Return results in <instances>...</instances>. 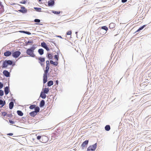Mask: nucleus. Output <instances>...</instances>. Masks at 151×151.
Segmentation results:
<instances>
[{
	"instance_id": "38",
	"label": "nucleus",
	"mask_w": 151,
	"mask_h": 151,
	"mask_svg": "<svg viewBox=\"0 0 151 151\" xmlns=\"http://www.w3.org/2000/svg\"><path fill=\"white\" fill-rule=\"evenodd\" d=\"M4 84L3 83L0 82V89H1L3 87Z\"/></svg>"
},
{
	"instance_id": "2",
	"label": "nucleus",
	"mask_w": 151,
	"mask_h": 151,
	"mask_svg": "<svg viewBox=\"0 0 151 151\" xmlns=\"http://www.w3.org/2000/svg\"><path fill=\"white\" fill-rule=\"evenodd\" d=\"M36 48H29L27 49L26 50V53L27 55H29L30 56L34 58L35 57V55L34 53V51Z\"/></svg>"
},
{
	"instance_id": "3",
	"label": "nucleus",
	"mask_w": 151,
	"mask_h": 151,
	"mask_svg": "<svg viewBox=\"0 0 151 151\" xmlns=\"http://www.w3.org/2000/svg\"><path fill=\"white\" fill-rule=\"evenodd\" d=\"M21 54V52L19 51H14L12 50V56L15 58H18Z\"/></svg>"
},
{
	"instance_id": "28",
	"label": "nucleus",
	"mask_w": 151,
	"mask_h": 151,
	"mask_svg": "<svg viewBox=\"0 0 151 151\" xmlns=\"http://www.w3.org/2000/svg\"><path fill=\"white\" fill-rule=\"evenodd\" d=\"M54 58L55 59L56 61H58V60L59 58V56L58 55H55L54 56Z\"/></svg>"
},
{
	"instance_id": "47",
	"label": "nucleus",
	"mask_w": 151,
	"mask_h": 151,
	"mask_svg": "<svg viewBox=\"0 0 151 151\" xmlns=\"http://www.w3.org/2000/svg\"><path fill=\"white\" fill-rule=\"evenodd\" d=\"M26 118V117H23L22 118L21 120L24 121V120H25Z\"/></svg>"
},
{
	"instance_id": "59",
	"label": "nucleus",
	"mask_w": 151,
	"mask_h": 151,
	"mask_svg": "<svg viewBox=\"0 0 151 151\" xmlns=\"http://www.w3.org/2000/svg\"><path fill=\"white\" fill-rule=\"evenodd\" d=\"M115 48H115V49H114L113 50V51L112 52H113L114 51V50H115Z\"/></svg>"
},
{
	"instance_id": "49",
	"label": "nucleus",
	"mask_w": 151,
	"mask_h": 151,
	"mask_svg": "<svg viewBox=\"0 0 151 151\" xmlns=\"http://www.w3.org/2000/svg\"><path fill=\"white\" fill-rule=\"evenodd\" d=\"M13 133H9L7 134V135L12 136L13 135Z\"/></svg>"
},
{
	"instance_id": "40",
	"label": "nucleus",
	"mask_w": 151,
	"mask_h": 151,
	"mask_svg": "<svg viewBox=\"0 0 151 151\" xmlns=\"http://www.w3.org/2000/svg\"><path fill=\"white\" fill-rule=\"evenodd\" d=\"M46 66H50V63L49 60H47L46 61Z\"/></svg>"
},
{
	"instance_id": "12",
	"label": "nucleus",
	"mask_w": 151,
	"mask_h": 151,
	"mask_svg": "<svg viewBox=\"0 0 151 151\" xmlns=\"http://www.w3.org/2000/svg\"><path fill=\"white\" fill-rule=\"evenodd\" d=\"M36 59H38L39 60V63H44L45 61V58L44 57H40L38 58H36Z\"/></svg>"
},
{
	"instance_id": "62",
	"label": "nucleus",
	"mask_w": 151,
	"mask_h": 151,
	"mask_svg": "<svg viewBox=\"0 0 151 151\" xmlns=\"http://www.w3.org/2000/svg\"><path fill=\"white\" fill-rule=\"evenodd\" d=\"M119 50V48H118V52Z\"/></svg>"
},
{
	"instance_id": "54",
	"label": "nucleus",
	"mask_w": 151,
	"mask_h": 151,
	"mask_svg": "<svg viewBox=\"0 0 151 151\" xmlns=\"http://www.w3.org/2000/svg\"><path fill=\"white\" fill-rule=\"evenodd\" d=\"M1 106H0V108H2V107H3L5 105H0Z\"/></svg>"
},
{
	"instance_id": "35",
	"label": "nucleus",
	"mask_w": 151,
	"mask_h": 151,
	"mask_svg": "<svg viewBox=\"0 0 151 151\" xmlns=\"http://www.w3.org/2000/svg\"><path fill=\"white\" fill-rule=\"evenodd\" d=\"M1 114L2 115L5 116L7 115V113L5 111L1 112Z\"/></svg>"
},
{
	"instance_id": "61",
	"label": "nucleus",
	"mask_w": 151,
	"mask_h": 151,
	"mask_svg": "<svg viewBox=\"0 0 151 151\" xmlns=\"http://www.w3.org/2000/svg\"><path fill=\"white\" fill-rule=\"evenodd\" d=\"M113 23H112V24H110V26H109V27H110V26L111 25V24H113Z\"/></svg>"
},
{
	"instance_id": "1",
	"label": "nucleus",
	"mask_w": 151,
	"mask_h": 151,
	"mask_svg": "<svg viewBox=\"0 0 151 151\" xmlns=\"http://www.w3.org/2000/svg\"><path fill=\"white\" fill-rule=\"evenodd\" d=\"M12 64V60H5L3 61L2 64L1 66L2 68H7L9 65H11Z\"/></svg>"
},
{
	"instance_id": "24",
	"label": "nucleus",
	"mask_w": 151,
	"mask_h": 151,
	"mask_svg": "<svg viewBox=\"0 0 151 151\" xmlns=\"http://www.w3.org/2000/svg\"><path fill=\"white\" fill-rule=\"evenodd\" d=\"M17 114L20 116H22L23 115V113L21 110H17Z\"/></svg>"
},
{
	"instance_id": "20",
	"label": "nucleus",
	"mask_w": 151,
	"mask_h": 151,
	"mask_svg": "<svg viewBox=\"0 0 151 151\" xmlns=\"http://www.w3.org/2000/svg\"><path fill=\"white\" fill-rule=\"evenodd\" d=\"M104 128L106 131H109L110 130L111 127L110 125H107Z\"/></svg>"
},
{
	"instance_id": "48",
	"label": "nucleus",
	"mask_w": 151,
	"mask_h": 151,
	"mask_svg": "<svg viewBox=\"0 0 151 151\" xmlns=\"http://www.w3.org/2000/svg\"><path fill=\"white\" fill-rule=\"evenodd\" d=\"M45 48L47 51H49L50 49H51V48Z\"/></svg>"
},
{
	"instance_id": "60",
	"label": "nucleus",
	"mask_w": 151,
	"mask_h": 151,
	"mask_svg": "<svg viewBox=\"0 0 151 151\" xmlns=\"http://www.w3.org/2000/svg\"><path fill=\"white\" fill-rule=\"evenodd\" d=\"M54 135H57V133H55V134H54Z\"/></svg>"
},
{
	"instance_id": "27",
	"label": "nucleus",
	"mask_w": 151,
	"mask_h": 151,
	"mask_svg": "<svg viewBox=\"0 0 151 151\" xmlns=\"http://www.w3.org/2000/svg\"><path fill=\"white\" fill-rule=\"evenodd\" d=\"M146 26V25H145L143 26H142L141 27H140L137 31L136 32H138L139 31L142 30L144 27H145Z\"/></svg>"
},
{
	"instance_id": "34",
	"label": "nucleus",
	"mask_w": 151,
	"mask_h": 151,
	"mask_svg": "<svg viewBox=\"0 0 151 151\" xmlns=\"http://www.w3.org/2000/svg\"><path fill=\"white\" fill-rule=\"evenodd\" d=\"M9 122L11 124H15V122L12 120H11L10 119H8Z\"/></svg>"
},
{
	"instance_id": "57",
	"label": "nucleus",
	"mask_w": 151,
	"mask_h": 151,
	"mask_svg": "<svg viewBox=\"0 0 151 151\" xmlns=\"http://www.w3.org/2000/svg\"><path fill=\"white\" fill-rule=\"evenodd\" d=\"M48 57L49 59H51L52 58V57H51L48 56Z\"/></svg>"
},
{
	"instance_id": "29",
	"label": "nucleus",
	"mask_w": 151,
	"mask_h": 151,
	"mask_svg": "<svg viewBox=\"0 0 151 151\" xmlns=\"http://www.w3.org/2000/svg\"><path fill=\"white\" fill-rule=\"evenodd\" d=\"M0 5L1 7V10H0V11L1 12H3L4 10V7L1 4V2L0 1Z\"/></svg>"
},
{
	"instance_id": "50",
	"label": "nucleus",
	"mask_w": 151,
	"mask_h": 151,
	"mask_svg": "<svg viewBox=\"0 0 151 151\" xmlns=\"http://www.w3.org/2000/svg\"><path fill=\"white\" fill-rule=\"evenodd\" d=\"M77 50H76V48H75V50L77 51L78 52V48H79V49L80 50H81V49H80V48L77 47Z\"/></svg>"
},
{
	"instance_id": "15",
	"label": "nucleus",
	"mask_w": 151,
	"mask_h": 151,
	"mask_svg": "<svg viewBox=\"0 0 151 151\" xmlns=\"http://www.w3.org/2000/svg\"><path fill=\"white\" fill-rule=\"evenodd\" d=\"M40 97L43 99H45L46 97V94L43 93L42 91L40 93Z\"/></svg>"
},
{
	"instance_id": "18",
	"label": "nucleus",
	"mask_w": 151,
	"mask_h": 151,
	"mask_svg": "<svg viewBox=\"0 0 151 151\" xmlns=\"http://www.w3.org/2000/svg\"><path fill=\"white\" fill-rule=\"evenodd\" d=\"M37 114L34 111L30 112L29 114L32 117H34Z\"/></svg>"
},
{
	"instance_id": "7",
	"label": "nucleus",
	"mask_w": 151,
	"mask_h": 151,
	"mask_svg": "<svg viewBox=\"0 0 151 151\" xmlns=\"http://www.w3.org/2000/svg\"><path fill=\"white\" fill-rule=\"evenodd\" d=\"M88 140H86L82 143L81 145L82 149H84L85 148L86 146L88 144Z\"/></svg>"
},
{
	"instance_id": "8",
	"label": "nucleus",
	"mask_w": 151,
	"mask_h": 151,
	"mask_svg": "<svg viewBox=\"0 0 151 151\" xmlns=\"http://www.w3.org/2000/svg\"><path fill=\"white\" fill-rule=\"evenodd\" d=\"M3 75L6 77H10V73L8 70H4L3 72Z\"/></svg>"
},
{
	"instance_id": "46",
	"label": "nucleus",
	"mask_w": 151,
	"mask_h": 151,
	"mask_svg": "<svg viewBox=\"0 0 151 151\" xmlns=\"http://www.w3.org/2000/svg\"><path fill=\"white\" fill-rule=\"evenodd\" d=\"M15 65V62H14L12 60V65H11L12 67H13Z\"/></svg>"
},
{
	"instance_id": "11",
	"label": "nucleus",
	"mask_w": 151,
	"mask_h": 151,
	"mask_svg": "<svg viewBox=\"0 0 151 151\" xmlns=\"http://www.w3.org/2000/svg\"><path fill=\"white\" fill-rule=\"evenodd\" d=\"M18 11L23 13H25L27 12V9L24 6H21V9L18 10Z\"/></svg>"
},
{
	"instance_id": "52",
	"label": "nucleus",
	"mask_w": 151,
	"mask_h": 151,
	"mask_svg": "<svg viewBox=\"0 0 151 151\" xmlns=\"http://www.w3.org/2000/svg\"><path fill=\"white\" fill-rule=\"evenodd\" d=\"M50 63L52 64H53V63H54V61H53L52 60H50Z\"/></svg>"
},
{
	"instance_id": "22",
	"label": "nucleus",
	"mask_w": 151,
	"mask_h": 151,
	"mask_svg": "<svg viewBox=\"0 0 151 151\" xmlns=\"http://www.w3.org/2000/svg\"><path fill=\"white\" fill-rule=\"evenodd\" d=\"M38 52L40 55H42L44 54V50L42 48L39 49L38 50Z\"/></svg>"
},
{
	"instance_id": "13",
	"label": "nucleus",
	"mask_w": 151,
	"mask_h": 151,
	"mask_svg": "<svg viewBox=\"0 0 151 151\" xmlns=\"http://www.w3.org/2000/svg\"><path fill=\"white\" fill-rule=\"evenodd\" d=\"M45 104V102L44 100H42L40 102L39 106L40 108L43 107Z\"/></svg>"
},
{
	"instance_id": "19",
	"label": "nucleus",
	"mask_w": 151,
	"mask_h": 151,
	"mask_svg": "<svg viewBox=\"0 0 151 151\" xmlns=\"http://www.w3.org/2000/svg\"><path fill=\"white\" fill-rule=\"evenodd\" d=\"M54 4L53 0H50L48 1V5L49 6H52Z\"/></svg>"
},
{
	"instance_id": "14",
	"label": "nucleus",
	"mask_w": 151,
	"mask_h": 151,
	"mask_svg": "<svg viewBox=\"0 0 151 151\" xmlns=\"http://www.w3.org/2000/svg\"><path fill=\"white\" fill-rule=\"evenodd\" d=\"M25 43L24 44L27 45H32L33 43V42L32 40H28L27 41H25Z\"/></svg>"
},
{
	"instance_id": "55",
	"label": "nucleus",
	"mask_w": 151,
	"mask_h": 151,
	"mask_svg": "<svg viewBox=\"0 0 151 151\" xmlns=\"http://www.w3.org/2000/svg\"><path fill=\"white\" fill-rule=\"evenodd\" d=\"M56 83L57 85H58V80H57L56 81Z\"/></svg>"
},
{
	"instance_id": "21",
	"label": "nucleus",
	"mask_w": 151,
	"mask_h": 151,
	"mask_svg": "<svg viewBox=\"0 0 151 151\" xmlns=\"http://www.w3.org/2000/svg\"><path fill=\"white\" fill-rule=\"evenodd\" d=\"M53 84V82L52 80H50L47 83V86L49 87L52 85Z\"/></svg>"
},
{
	"instance_id": "41",
	"label": "nucleus",
	"mask_w": 151,
	"mask_h": 151,
	"mask_svg": "<svg viewBox=\"0 0 151 151\" xmlns=\"http://www.w3.org/2000/svg\"><path fill=\"white\" fill-rule=\"evenodd\" d=\"M34 22H35L39 23L40 22V20L39 19H35Z\"/></svg>"
},
{
	"instance_id": "51",
	"label": "nucleus",
	"mask_w": 151,
	"mask_h": 151,
	"mask_svg": "<svg viewBox=\"0 0 151 151\" xmlns=\"http://www.w3.org/2000/svg\"><path fill=\"white\" fill-rule=\"evenodd\" d=\"M127 0H122V3H124L127 1Z\"/></svg>"
},
{
	"instance_id": "31",
	"label": "nucleus",
	"mask_w": 151,
	"mask_h": 151,
	"mask_svg": "<svg viewBox=\"0 0 151 151\" xmlns=\"http://www.w3.org/2000/svg\"><path fill=\"white\" fill-rule=\"evenodd\" d=\"M42 136L38 135L37 136V139L40 140V141L41 142L42 139Z\"/></svg>"
},
{
	"instance_id": "36",
	"label": "nucleus",
	"mask_w": 151,
	"mask_h": 151,
	"mask_svg": "<svg viewBox=\"0 0 151 151\" xmlns=\"http://www.w3.org/2000/svg\"><path fill=\"white\" fill-rule=\"evenodd\" d=\"M58 61H56L55 62H54L53 65L55 66H57L58 65Z\"/></svg>"
},
{
	"instance_id": "37",
	"label": "nucleus",
	"mask_w": 151,
	"mask_h": 151,
	"mask_svg": "<svg viewBox=\"0 0 151 151\" xmlns=\"http://www.w3.org/2000/svg\"><path fill=\"white\" fill-rule=\"evenodd\" d=\"M66 34L68 35H71L72 34V32L71 31H69L67 32Z\"/></svg>"
},
{
	"instance_id": "56",
	"label": "nucleus",
	"mask_w": 151,
	"mask_h": 151,
	"mask_svg": "<svg viewBox=\"0 0 151 151\" xmlns=\"http://www.w3.org/2000/svg\"><path fill=\"white\" fill-rule=\"evenodd\" d=\"M57 37H60L61 38H62V37L61 36H57Z\"/></svg>"
},
{
	"instance_id": "9",
	"label": "nucleus",
	"mask_w": 151,
	"mask_h": 151,
	"mask_svg": "<svg viewBox=\"0 0 151 151\" xmlns=\"http://www.w3.org/2000/svg\"><path fill=\"white\" fill-rule=\"evenodd\" d=\"M12 50L10 51L8 50H6V52L4 53V55L6 57H9L12 55Z\"/></svg>"
},
{
	"instance_id": "26",
	"label": "nucleus",
	"mask_w": 151,
	"mask_h": 151,
	"mask_svg": "<svg viewBox=\"0 0 151 151\" xmlns=\"http://www.w3.org/2000/svg\"><path fill=\"white\" fill-rule=\"evenodd\" d=\"M36 106V105L35 104L31 105L29 106V108L31 109H33L35 108Z\"/></svg>"
},
{
	"instance_id": "63",
	"label": "nucleus",
	"mask_w": 151,
	"mask_h": 151,
	"mask_svg": "<svg viewBox=\"0 0 151 151\" xmlns=\"http://www.w3.org/2000/svg\"><path fill=\"white\" fill-rule=\"evenodd\" d=\"M88 51H87V52H88Z\"/></svg>"
},
{
	"instance_id": "17",
	"label": "nucleus",
	"mask_w": 151,
	"mask_h": 151,
	"mask_svg": "<svg viewBox=\"0 0 151 151\" xmlns=\"http://www.w3.org/2000/svg\"><path fill=\"white\" fill-rule=\"evenodd\" d=\"M14 105V103L13 101H11L9 104V108L10 109H12Z\"/></svg>"
},
{
	"instance_id": "33",
	"label": "nucleus",
	"mask_w": 151,
	"mask_h": 151,
	"mask_svg": "<svg viewBox=\"0 0 151 151\" xmlns=\"http://www.w3.org/2000/svg\"><path fill=\"white\" fill-rule=\"evenodd\" d=\"M41 45L42 47H47L46 44L45 42L41 43Z\"/></svg>"
},
{
	"instance_id": "43",
	"label": "nucleus",
	"mask_w": 151,
	"mask_h": 151,
	"mask_svg": "<svg viewBox=\"0 0 151 151\" xmlns=\"http://www.w3.org/2000/svg\"><path fill=\"white\" fill-rule=\"evenodd\" d=\"M52 12L54 13L55 14H59L60 13V12L54 11L53 12Z\"/></svg>"
},
{
	"instance_id": "5",
	"label": "nucleus",
	"mask_w": 151,
	"mask_h": 151,
	"mask_svg": "<svg viewBox=\"0 0 151 151\" xmlns=\"http://www.w3.org/2000/svg\"><path fill=\"white\" fill-rule=\"evenodd\" d=\"M49 76V74H44L43 76V82L44 84L47 81V78Z\"/></svg>"
},
{
	"instance_id": "23",
	"label": "nucleus",
	"mask_w": 151,
	"mask_h": 151,
	"mask_svg": "<svg viewBox=\"0 0 151 151\" xmlns=\"http://www.w3.org/2000/svg\"><path fill=\"white\" fill-rule=\"evenodd\" d=\"M34 111L36 113H37L39 112L40 111V108L38 106H36L34 109Z\"/></svg>"
},
{
	"instance_id": "45",
	"label": "nucleus",
	"mask_w": 151,
	"mask_h": 151,
	"mask_svg": "<svg viewBox=\"0 0 151 151\" xmlns=\"http://www.w3.org/2000/svg\"><path fill=\"white\" fill-rule=\"evenodd\" d=\"M26 2V1H25L23 0V1H21L20 2V3H21V4H25Z\"/></svg>"
},
{
	"instance_id": "4",
	"label": "nucleus",
	"mask_w": 151,
	"mask_h": 151,
	"mask_svg": "<svg viewBox=\"0 0 151 151\" xmlns=\"http://www.w3.org/2000/svg\"><path fill=\"white\" fill-rule=\"evenodd\" d=\"M97 143L90 145L87 148V151H94L97 147Z\"/></svg>"
},
{
	"instance_id": "10",
	"label": "nucleus",
	"mask_w": 151,
	"mask_h": 151,
	"mask_svg": "<svg viewBox=\"0 0 151 151\" xmlns=\"http://www.w3.org/2000/svg\"><path fill=\"white\" fill-rule=\"evenodd\" d=\"M4 91L6 95H7L10 91V88L9 86H6L4 88Z\"/></svg>"
},
{
	"instance_id": "6",
	"label": "nucleus",
	"mask_w": 151,
	"mask_h": 151,
	"mask_svg": "<svg viewBox=\"0 0 151 151\" xmlns=\"http://www.w3.org/2000/svg\"><path fill=\"white\" fill-rule=\"evenodd\" d=\"M49 140L48 137L46 136L42 135V137L41 142L44 143H46Z\"/></svg>"
},
{
	"instance_id": "44",
	"label": "nucleus",
	"mask_w": 151,
	"mask_h": 151,
	"mask_svg": "<svg viewBox=\"0 0 151 151\" xmlns=\"http://www.w3.org/2000/svg\"><path fill=\"white\" fill-rule=\"evenodd\" d=\"M21 32L26 33V34H28V35H30L31 34V33L29 32H25V31H21Z\"/></svg>"
},
{
	"instance_id": "64",
	"label": "nucleus",
	"mask_w": 151,
	"mask_h": 151,
	"mask_svg": "<svg viewBox=\"0 0 151 151\" xmlns=\"http://www.w3.org/2000/svg\"><path fill=\"white\" fill-rule=\"evenodd\" d=\"M10 94H11V95H12V94H11L10 93Z\"/></svg>"
},
{
	"instance_id": "39",
	"label": "nucleus",
	"mask_w": 151,
	"mask_h": 151,
	"mask_svg": "<svg viewBox=\"0 0 151 151\" xmlns=\"http://www.w3.org/2000/svg\"><path fill=\"white\" fill-rule=\"evenodd\" d=\"M13 116V115L12 114H7V116L8 117L12 118Z\"/></svg>"
},
{
	"instance_id": "16",
	"label": "nucleus",
	"mask_w": 151,
	"mask_h": 151,
	"mask_svg": "<svg viewBox=\"0 0 151 151\" xmlns=\"http://www.w3.org/2000/svg\"><path fill=\"white\" fill-rule=\"evenodd\" d=\"M50 68V66H46L45 68V70H44V73L45 74H49V73L48 72L49 71V69Z\"/></svg>"
},
{
	"instance_id": "53",
	"label": "nucleus",
	"mask_w": 151,
	"mask_h": 151,
	"mask_svg": "<svg viewBox=\"0 0 151 151\" xmlns=\"http://www.w3.org/2000/svg\"><path fill=\"white\" fill-rule=\"evenodd\" d=\"M34 8L35 9H41L40 8H38L37 7H35V8Z\"/></svg>"
},
{
	"instance_id": "32",
	"label": "nucleus",
	"mask_w": 151,
	"mask_h": 151,
	"mask_svg": "<svg viewBox=\"0 0 151 151\" xmlns=\"http://www.w3.org/2000/svg\"><path fill=\"white\" fill-rule=\"evenodd\" d=\"M4 95V91L3 90L0 89V96H2Z\"/></svg>"
},
{
	"instance_id": "58",
	"label": "nucleus",
	"mask_w": 151,
	"mask_h": 151,
	"mask_svg": "<svg viewBox=\"0 0 151 151\" xmlns=\"http://www.w3.org/2000/svg\"><path fill=\"white\" fill-rule=\"evenodd\" d=\"M149 149H150L151 148V145L148 147Z\"/></svg>"
},
{
	"instance_id": "42",
	"label": "nucleus",
	"mask_w": 151,
	"mask_h": 151,
	"mask_svg": "<svg viewBox=\"0 0 151 151\" xmlns=\"http://www.w3.org/2000/svg\"><path fill=\"white\" fill-rule=\"evenodd\" d=\"M41 65L42 66V67L44 69V67H45V65H44V63H40Z\"/></svg>"
},
{
	"instance_id": "25",
	"label": "nucleus",
	"mask_w": 151,
	"mask_h": 151,
	"mask_svg": "<svg viewBox=\"0 0 151 151\" xmlns=\"http://www.w3.org/2000/svg\"><path fill=\"white\" fill-rule=\"evenodd\" d=\"M49 91V88H44L43 90V93H45V94L48 93V92Z\"/></svg>"
},
{
	"instance_id": "30",
	"label": "nucleus",
	"mask_w": 151,
	"mask_h": 151,
	"mask_svg": "<svg viewBox=\"0 0 151 151\" xmlns=\"http://www.w3.org/2000/svg\"><path fill=\"white\" fill-rule=\"evenodd\" d=\"M101 28L106 31H107L108 29V27L106 26H102L101 27Z\"/></svg>"
}]
</instances>
